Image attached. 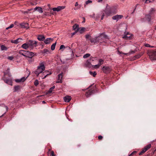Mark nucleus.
I'll return each instance as SVG.
<instances>
[{"instance_id":"nucleus-1","label":"nucleus","mask_w":156,"mask_h":156,"mask_svg":"<svg viewBox=\"0 0 156 156\" xmlns=\"http://www.w3.org/2000/svg\"><path fill=\"white\" fill-rule=\"evenodd\" d=\"M44 62H41L39 63V65L37 66V69L34 72V73L38 76L39 74L41 73L45 70Z\"/></svg>"},{"instance_id":"nucleus-2","label":"nucleus","mask_w":156,"mask_h":156,"mask_svg":"<svg viewBox=\"0 0 156 156\" xmlns=\"http://www.w3.org/2000/svg\"><path fill=\"white\" fill-rule=\"evenodd\" d=\"M27 42L30 50H33L34 47L37 46V42L35 41L30 40L28 41Z\"/></svg>"},{"instance_id":"nucleus-3","label":"nucleus","mask_w":156,"mask_h":156,"mask_svg":"<svg viewBox=\"0 0 156 156\" xmlns=\"http://www.w3.org/2000/svg\"><path fill=\"white\" fill-rule=\"evenodd\" d=\"M98 40L99 42L100 43H102L104 42V39L108 38V36L107 35L105 34V33H103L100 34L99 36H98Z\"/></svg>"},{"instance_id":"nucleus-4","label":"nucleus","mask_w":156,"mask_h":156,"mask_svg":"<svg viewBox=\"0 0 156 156\" xmlns=\"http://www.w3.org/2000/svg\"><path fill=\"white\" fill-rule=\"evenodd\" d=\"M6 74L7 73L5 72H4V77L2 78V80H3L5 83L9 85L12 86V79L10 78H9L7 79H5V77Z\"/></svg>"},{"instance_id":"nucleus-5","label":"nucleus","mask_w":156,"mask_h":156,"mask_svg":"<svg viewBox=\"0 0 156 156\" xmlns=\"http://www.w3.org/2000/svg\"><path fill=\"white\" fill-rule=\"evenodd\" d=\"M148 55L151 60H156V50H155L152 52H150Z\"/></svg>"},{"instance_id":"nucleus-6","label":"nucleus","mask_w":156,"mask_h":156,"mask_svg":"<svg viewBox=\"0 0 156 156\" xmlns=\"http://www.w3.org/2000/svg\"><path fill=\"white\" fill-rule=\"evenodd\" d=\"M111 70V68L108 66H103L102 69L103 72L105 74L109 73Z\"/></svg>"},{"instance_id":"nucleus-7","label":"nucleus","mask_w":156,"mask_h":156,"mask_svg":"<svg viewBox=\"0 0 156 156\" xmlns=\"http://www.w3.org/2000/svg\"><path fill=\"white\" fill-rule=\"evenodd\" d=\"M155 13H156V10L155 9L153 8H151L149 11L148 14L152 16V19H154Z\"/></svg>"},{"instance_id":"nucleus-8","label":"nucleus","mask_w":156,"mask_h":156,"mask_svg":"<svg viewBox=\"0 0 156 156\" xmlns=\"http://www.w3.org/2000/svg\"><path fill=\"white\" fill-rule=\"evenodd\" d=\"M94 58L93 57H91L89 60H87L85 63V65L86 67H89L90 65H91V61H93L94 60L93 59Z\"/></svg>"},{"instance_id":"nucleus-9","label":"nucleus","mask_w":156,"mask_h":156,"mask_svg":"<svg viewBox=\"0 0 156 156\" xmlns=\"http://www.w3.org/2000/svg\"><path fill=\"white\" fill-rule=\"evenodd\" d=\"M19 24L22 28H25L27 29L29 27V24L27 23L23 22Z\"/></svg>"},{"instance_id":"nucleus-10","label":"nucleus","mask_w":156,"mask_h":156,"mask_svg":"<svg viewBox=\"0 0 156 156\" xmlns=\"http://www.w3.org/2000/svg\"><path fill=\"white\" fill-rule=\"evenodd\" d=\"M123 17V16L122 15H116L113 16L112 19L113 20L118 21L119 20L122 19Z\"/></svg>"},{"instance_id":"nucleus-11","label":"nucleus","mask_w":156,"mask_h":156,"mask_svg":"<svg viewBox=\"0 0 156 156\" xmlns=\"http://www.w3.org/2000/svg\"><path fill=\"white\" fill-rule=\"evenodd\" d=\"M65 7L66 6H58L57 8H53L52 10L54 11H56L57 12H58L62 9H64L65 8Z\"/></svg>"},{"instance_id":"nucleus-12","label":"nucleus","mask_w":156,"mask_h":156,"mask_svg":"<svg viewBox=\"0 0 156 156\" xmlns=\"http://www.w3.org/2000/svg\"><path fill=\"white\" fill-rule=\"evenodd\" d=\"M95 92V90L93 89L92 90H88L86 93L85 95L87 97H90V95L93 94Z\"/></svg>"},{"instance_id":"nucleus-13","label":"nucleus","mask_w":156,"mask_h":156,"mask_svg":"<svg viewBox=\"0 0 156 156\" xmlns=\"http://www.w3.org/2000/svg\"><path fill=\"white\" fill-rule=\"evenodd\" d=\"M26 53L27 54L26 55V57H28L30 58H32V57L34 55V53L32 52L27 51V52H26Z\"/></svg>"},{"instance_id":"nucleus-14","label":"nucleus","mask_w":156,"mask_h":156,"mask_svg":"<svg viewBox=\"0 0 156 156\" xmlns=\"http://www.w3.org/2000/svg\"><path fill=\"white\" fill-rule=\"evenodd\" d=\"M63 73L62 72L61 73L59 74L58 76V81L56 82L57 83H62V74Z\"/></svg>"},{"instance_id":"nucleus-15","label":"nucleus","mask_w":156,"mask_h":156,"mask_svg":"<svg viewBox=\"0 0 156 156\" xmlns=\"http://www.w3.org/2000/svg\"><path fill=\"white\" fill-rule=\"evenodd\" d=\"M90 40L91 42V43H96L97 42H99L98 40V37H95L94 38H90Z\"/></svg>"},{"instance_id":"nucleus-16","label":"nucleus","mask_w":156,"mask_h":156,"mask_svg":"<svg viewBox=\"0 0 156 156\" xmlns=\"http://www.w3.org/2000/svg\"><path fill=\"white\" fill-rule=\"evenodd\" d=\"M21 48L26 50L28 48L29 49V47L27 42L23 44L21 46Z\"/></svg>"},{"instance_id":"nucleus-17","label":"nucleus","mask_w":156,"mask_h":156,"mask_svg":"<svg viewBox=\"0 0 156 156\" xmlns=\"http://www.w3.org/2000/svg\"><path fill=\"white\" fill-rule=\"evenodd\" d=\"M73 28L74 30L78 31L79 30V25L76 23L73 26Z\"/></svg>"},{"instance_id":"nucleus-18","label":"nucleus","mask_w":156,"mask_h":156,"mask_svg":"<svg viewBox=\"0 0 156 156\" xmlns=\"http://www.w3.org/2000/svg\"><path fill=\"white\" fill-rule=\"evenodd\" d=\"M71 97L68 96H66L64 98V101L65 102H69L71 100Z\"/></svg>"},{"instance_id":"nucleus-19","label":"nucleus","mask_w":156,"mask_h":156,"mask_svg":"<svg viewBox=\"0 0 156 156\" xmlns=\"http://www.w3.org/2000/svg\"><path fill=\"white\" fill-rule=\"evenodd\" d=\"M111 10L112 15L115 14L117 12L116 7H112L110 8Z\"/></svg>"},{"instance_id":"nucleus-20","label":"nucleus","mask_w":156,"mask_h":156,"mask_svg":"<svg viewBox=\"0 0 156 156\" xmlns=\"http://www.w3.org/2000/svg\"><path fill=\"white\" fill-rule=\"evenodd\" d=\"M145 18L147 20L148 22H150L152 19V17L149 14L146 15L145 16Z\"/></svg>"},{"instance_id":"nucleus-21","label":"nucleus","mask_w":156,"mask_h":156,"mask_svg":"<svg viewBox=\"0 0 156 156\" xmlns=\"http://www.w3.org/2000/svg\"><path fill=\"white\" fill-rule=\"evenodd\" d=\"M26 80L25 77H23L20 79H17L15 80V81L17 83L24 82Z\"/></svg>"},{"instance_id":"nucleus-22","label":"nucleus","mask_w":156,"mask_h":156,"mask_svg":"<svg viewBox=\"0 0 156 156\" xmlns=\"http://www.w3.org/2000/svg\"><path fill=\"white\" fill-rule=\"evenodd\" d=\"M37 39L40 41H43L45 39V37L43 35H39L38 36Z\"/></svg>"},{"instance_id":"nucleus-23","label":"nucleus","mask_w":156,"mask_h":156,"mask_svg":"<svg viewBox=\"0 0 156 156\" xmlns=\"http://www.w3.org/2000/svg\"><path fill=\"white\" fill-rule=\"evenodd\" d=\"M44 43L46 44H49L51 42V40L52 41L53 40V39H51V38H47L46 39H45L44 40Z\"/></svg>"},{"instance_id":"nucleus-24","label":"nucleus","mask_w":156,"mask_h":156,"mask_svg":"<svg viewBox=\"0 0 156 156\" xmlns=\"http://www.w3.org/2000/svg\"><path fill=\"white\" fill-rule=\"evenodd\" d=\"M105 13L108 16L112 15L110 8V9H106L105 11Z\"/></svg>"},{"instance_id":"nucleus-25","label":"nucleus","mask_w":156,"mask_h":156,"mask_svg":"<svg viewBox=\"0 0 156 156\" xmlns=\"http://www.w3.org/2000/svg\"><path fill=\"white\" fill-rule=\"evenodd\" d=\"M26 52H27V51L20 50L19 51V53L26 57L27 54Z\"/></svg>"},{"instance_id":"nucleus-26","label":"nucleus","mask_w":156,"mask_h":156,"mask_svg":"<svg viewBox=\"0 0 156 156\" xmlns=\"http://www.w3.org/2000/svg\"><path fill=\"white\" fill-rule=\"evenodd\" d=\"M22 40V39L21 38H18L17 39L14 40L13 41H12V42L14 44H17L20 42V41H21Z\"/></svg>"},{"instance_id":"nucleus-27","label":"nucleus","mask_w":156,"mask_h":156,"mask_svg":"<svg viewBox=\"0 0 156 156\" xmlns=\"http://www.w3.org/2000/svg\"><path fill=\"white\" fill-rule=\"evenodd\" d=\"M42 54H43L44 55L50 53L49 50L46 49H44L42 51Z\"/></svg>"},{"instance_id":"nucleus-28","label":"nucleus","mask_w":156,"mask_h":156,"mask_svg":"<svg viewBox=\"0 0 156 156\" xmlns=\"http://www.w3.org/2000/svg\"><path fill=\"white\" fill-rule=\"evenodd\" d=\"M131 36L128 34V33L125 35L122 38L125 39H130Z\"/></svg>"},{"instance_id":"nucleus-29","label":"nucleus","mask_w":156,"mask_h":156,"mask_svg":"<svg viewBox=\"0 0 156 156\" xmlns=\"http://www.w3.org/2000/svg\"><path fill=\"white\" fill-rule=\"evenodd\" d=\"M20 86L19 85H17L16 86H15L14 87V92H16L18 90H19L20 89Z\"/></svg>"},{"instance_id":"nucleus-30","label":"nucleus","mask_w":156,"mask_h":156,"mask_svg":"<svg viewBox=\"0 0 156 156\" xmlns=\"http://www.w3.org/2000/svg\"><path fill=\"white\" fill-rule=\"evenodd\" d=\"M151 147V144H148L147 146H145L144 149L146 151L148 150Z\"/></svg>"},{"instance_id":"nucleus-31","label":"nucleus","mask_w":156,"mask_h":156,"mask_svg":"<svg viewBox=\"0 0 156 156\" xmlns=\"http://www.w3.org/2000/svg\"><path fill=\"white\" fill-rule=\"evenodd\" d=\"M1 49L2 51H6L7 50L8 48L5 47V45H2L1 46Z\"/></svg>"},{"instance_id":"nucleus-32","label":"nucleus","mask_w":156,"mask_h":156,"mask_svg":"<svg viewBox=\"0 0 156 156\" xmlns=\"http://www.w3.org/2000/svg\"><path fill=\"white\" fill-rule=\"evenodd\" d=\"M55 86H52V87H51L48 91V94H50L51 93L53 90L55 88Z\"/></svg>"},{"instance_id":"nucleus-33","label":"nucleus","mask_w":156,"mask_h":156,"mask_svg":"<svg viewBox=\"0 0 156 156\" xmlns=\"http://www.w3.org/2000/svg\"><path fill=\"white\" fill-rule=\"evenodd\" d=\"M56 44V42L53 44L51 46V49L53 51L55 50V46Z\"/></svg>"},{"instance_id":"nucleus-34","label":"nucleus","mask_w":156,"mask_h":156,"mask_svg":"<svg viewBox=\"0 0 156 156\" xmlns=\"http://www.w3.org/2000/svg\"><path fill=\"white\" fill-rule=\"evenodd\" d=\"M137 153V151H134L129 156H135Z\"/></svg>"},{"instance_id":"nucleus-35","label":"nucleus","mask_w":156,"mask_h":156,"mask_svg":"<svg viewBox=\"0 0 156 156\" xmlns=\"http://www.w3.org/2000/svg\"><path fill=\"white\" fill-rule=\"evenodd\" d=\"M89 73L90 75H93L94 77H95L97 75V73L95 72H93L92 71H90Z\"/></svg>"},{"instance_id":"nucleus-36","label":"nucleus","mask_w":156,"mask_h":156,"mask_svg":"<svg viewBox=\"0 0 156 156\" xmlns=\"http://www.w3.org/2000/svg\"><path fill=\"white\" fill-rule=\"evenodd\" d=\"M85 28H84V27L80 28V29L79 30L81 34L82 33L85 31Z\"/></svg>"},{"instance_id":"nucleus-37","label":"nucleus","mask_w":156,"mask_h":156,"mask_svg":"<svg viewBox=\"0 0 156 156\" xmlns=\"http://www.w3.org/2000/svg\"><path fill=\"white\" fill-rule=\"evenodd\" d=\"M45 73H49L48 74H47L46 76H45L43 78V79L44 78H46L48 75H51V72H50L49 71H45L44 72Z\"/></svg>"},{"instance_id":"nucleus-38","label":"nucleus","mask_w":156,"mask_h":156,"mask_svg":"<svg viewBox=\"0 0 156 156\" xmlns=\"http://www.w3.org/2000/svg\"><path fill=\"white\" fill-rule=\"evenodd\" d=\"M4 106H5V108H6V112H5L2 115V116H1L0 117H2L5 114V113H6V112L8 111V110H9V108L7 106H5V105H4Z\"/></svg>"},{"instance_id":"nucleus-39","label":"nucleus","mask_w":156,"mask_h":156,"mask_svg":"<svg viewBox=\"0 0 156 156\" xmlns=\"http://www.w3.org/2000/svg\"><path fill=\"white\" fill-rule=\"evenodd\" d=\"M90 54L87 53L85 55H84L83 56V58H88L90 56Z\"/></svg>"},{"instance_id":"nucleus-40","label":"nucleus","mask_w":156,"mask_h":156,"mask_svg":"<svg viewBox=\"0 0 156 156\" xmlns=\"http://www.w3.org/2000/svg\"><path fill=\"white\" fill-rule=\"evenodd\" d=\"M99 63L98 64L101 66V64H103L104 62V61L101 59H99Z\"/></svg>"},{"instance_id":"nucleus-41","label":"nucleus","mask_w":156,"mask_h":156,"mask_svg":"<svg viewBox=\"0 0 156 156\" xmlns=\"http://www.w3.org/2000/svg\"><path fill=\"white\" fill-rule=\"evenodd\" d=\"M146 152V151L144 149H143L142 150V151L140 152L139 154V155H141L144 154Z\"/></svg>"},{"instance_id":"nucleus-42","label":"nucleus","mask_w":156,"mask_h":156,"mask_svg":"<svg viewBox=\"0 0 156 156\" xmlns=\"http://www.w3.org/2000/svg\"><path fill=\"white\" fill-rule=\"evenodd\" d=\"M38 11L40 13H42L43 12V11L42 10V9L41 8L38 7V9H37Z\"/></svg>"},{"instance_id":"nucleus-43","label":"nucleus","mask_w":156,"mask_h":156,"mask_svg":"<svg viewBox=\"0 0 156 156\" xmlns=\"http://www.w3.org/2000/svg\"><path fill=\"white\" fill-rule=\"evenodd\" d=\"M39 84L38 81L37 80H36L34 82V84L35 86H37Z\"/></svg>"},{"instance_id":"nucleus-44","label":"nucleus","mask_w":156,"mask_h":156,"mask_svg":"<svg viewBox=\"0 0 156 156\" xmlns=\"http://www.w3.org/2000/svg\"><path fill=\"white\" fill-rule=\"evenodd\" d=\"M14 26V25L13 24H12L10 25V26L9 27L6 28L5 29L6 30H7L9 29L12 28Z\"/></svg>"},{"instance_id":"nucleus-45","label":"nucleus","mask_w":156,"mask_h":156,"mask_svg":"<svg viewBox=\"0 0 156 156\" xmlns=\"http://www.w3.org/2000/svg\"><path fill=\"white\" fill-rule=\"evenodd\" d=\"M50 156H55V154H54V152L53 151H51Z\"/></svg>"},{"instance_id":"nucleus-46","label":"nucleus","mask_w":156,"mask_h":156,"mask_svg":"<svg viewBox=\"0 0 156 156\" xmlns=\"http://www.w3.org/2000/svg\"><path fill=\"white\" fill-rule=\"evenodd\" d=\"M154 0H146L145 3H148L152 2L154 1Z\"/></svg>"},{"instance_id":"nucleus-47","label":"nucleus","mask_w":156,"mask_h":156,"mask_svg":"<svg viewBox=\"0 0 156 156\" xmlns=\"http://www.w3.org/2000/svg\"><path fill=\"white\" fill-rule=\"evenodd\" d=\"M92 2V1L90 0H88L85 2L86 5H87L90 3H91Z\"/></svg>"},{"instance_id":"nucleus-48","label":"nucleus","mask_w":156,"mask_h":156,"mask_svg":"<svg viewBox=\"0 0 156 156\" xmlns=\"http://www.w3.org/2000/svg\"><path fill=\"white\" fill-rule=\"evenodd\" d=\"M14 58L13 56H9L8 57V59L10 60H12Z\"/></svg>"},{"instance_id":"nucleus-49","label":"nucleus","mask_w":156,"mask_h":156,"mask_svg":"<svg viewBox=\"0 0 156 156\" xmlns=\"http://www.w3.org/2000/svg\"><path fill=\"white\" fill-rule=\"evenodd\" d=\"M145 46L147 47H151V48L154 47L153 46H151L148 44H145Z\"/></svg>"},{"instance_id":"nucleus-50","label":"nucleus","mask_w":156,"mask_h":156,"mask_svg":"<svg viewBox=\"0 0 156 156\" xmlns=\"http://www.w3.org/2000/svg\"><path fill=\"white\" fill-rule=\"evenodd\" d=\"M103 138V136L101 135H99L98 136V139L100 140H101Z\"/></svg>"},{"instance_id":"nucleus-51","label":"nucleus","mask_w":156,"mask_h":156,"mask_svg":"<svg viewBox=\"0 0 156 156\" xmlns=\"http://www.w3.org/2000/svg\"><path fill=\"white\" fill-rule=\"evenodd\" d=\"M100 66L98 64V65L92 66H93L94 68H98Z\"/></svg>"},{"instance_id":"nucleus-52","label":"nucleus","mask_w":156,"mask_h":156,"mask_svg":"<svg viewBox=\"0 0 156 156\" xmlns=\"http://www.w3.org/2000/svg\"><path fill=\"white\" fill-rule=\"evenodd\" d=\"M90 37H91V36L90 35H89V34H87V35H85V37L86 38V39H88V38H90Z\"/></svg>"},{"instance_id":"nucleus-53","label":"nucleus","mask_w":156,"mask_h":156,"mask_svg":"<svg viewBox=\"0 0 156 156\" xmlns=\"http://www.w3.org/2000/svg\"><path fill=\"white\" fill-rule=\"evenodd\" d=\"M65 48V46L63 45H62L60 46V49H61L62 48Z\"/></svg>"},{"instance_id":"nucleus-54","label":"nucleus","mask_w":156,"mask_h":156,"mask_svg":"<svg viewBox=\"0 0 156 156\" xmlns=\"http://www.w3.org/2000/svg\"><path fill=\"white\" fill-rule=\"evenodd\" d=\"M141 56V55H140V54L137 55H136V57L137 58H140Z\"/></svg>"},{"instance_id":"nucleus-55","label":"nucleus","mask_w":156,"mask_h":156,"mask_svg":"<svg viewBox=\"0 0 156 156\" xmlns=\"http://www.w3.org/2000/svg\"><path fill=\"white\" fill-rule=\"evenodd\" d=\"M104 16H105V15H104V14L103 13L101 16V20H102L103 19V18H104Z\"/></svg>"},{"instance_id":"nucleus-56","label":"nucleus","mask_w":156,"mask_h":156,"mask_svg":"<svg viewBox=\"0 0 156 156\" xmlns=\"http://www.w3.org/2000/svg\"><path fill=\"white\" fill-rule=\"evenodd\" d=\"M77 32V31H75L74 33H72V36H73V35H74Z\"/></svg>"},{"instance_id":"nucleus-57","label":"nucleus","mask_w":156,"mask_h":156,"mask_svg":"<svg viewBox=\"0 0 156 156\" xmlns=\"http://www.w3.org/2000/svg\"><path fill=\"white\" fill-rule=\"evenodd\" d=\"M18 23L17 22H16V21L15 22V23H14V24L15 25H17V26H18Z\"/></svg>"},{"instance_id":"nucleus-58","label":"nucleus","mask_w":156,"mask_h":156,"mask_svg":"<svg viewBox=\"0 0 156 156\" xmlns=\"http://www.w3.org/2000/svg\"><path fill=\"white\" fill-rule=\"evenodd\" d=\"M135 52V51H130L131 54H133Z\"/></svg>"},{"instance_id":"nucleus-59","label":"nucleus","mask_w":156,"mask_h":156,"mask_svg":"<svg viewBox=\"0 0 156 156\" xmlns=\"http://www.w3.org/2000/svg\"><path fill=\"white\" fill-rule=\"evenodd\" d=\"M78 5V2H76V3H75V6H77Z\"/></svg>"},{"instance_id":"nucleus-60","label":"nucleus","mask_w":156,"mask_h":156,"mask_svg":"<svg viewBox=\"0 0 156 156\" xmlns=\"http://www.w3.org/2000/svg\"><path fill=\"white\" fill-rule=\"evenodd\" d=\"M38 9V7H35V8L34 9V11H36V10H37Z\"/></svg>"},{"instance_id":"nucleus-61","label":"nucleus","mask_w":156,"mask_h":156,"mask_svg":"<svg viewBox=\"0 0 156 156\" xmlns=\"http://www.w3.org/2000/svg\"><path fill=\"white\" fill-rule=\"evenodd\" d=\"M51 151V149H49L48 150V152H47V154L48 155V154H49V151Z\"/></svg>"},{"instance_id":"nucleus-62","label":"nucleus","mask_w":156,"mask_h":156,"mask_svg":"<svg viewBox=\"0 0 156 156\" xmlns=\"http://www.w3.org/2000/svg\"><path fill=\"white\" fill-rule=\"evenodd\" d=\"M103 0H98V2H102Z\"/></svg>"},{"instance_id":"nucleus-63","label":"nucleus","mask_w":156,"mask_h":156,"mask_svg":"<svg viewBox=\"0 0 156 156\" xmlns=\"http://www.w3.org/2000/svg\"><path fill=\"white\" fill-rule=\"evenodd\" d=\"M28 12H29V11H28V10H27V11H25L24 12V13H28Z\"/></svg>"},{"instance_id":"nucleus-64","label":"nucleus","mask_w":156,"mask_h":156,"mask_svg":"<svg viewBox=\"0 0 156 156\" xmlns=\"http://www.w3.org/2000/svg\"><path fill=\"white\" fill-rule=\"evenodd\" d=\"M33 9H28V11L29 12L30 11L32 10Z\"/></svg>"}]
</instances>
